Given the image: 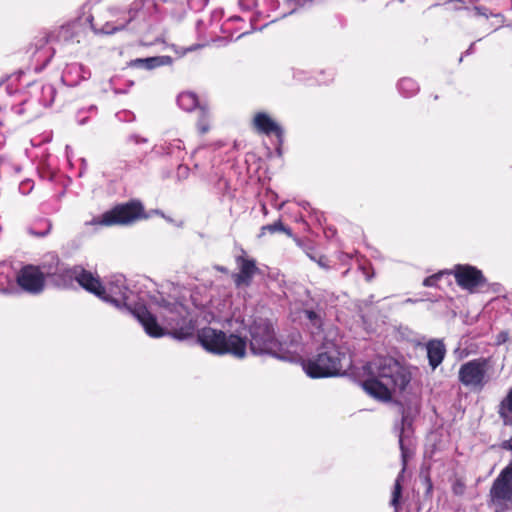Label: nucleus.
<instances>
[{
  "label": "nucleus",
  "mask_w": 512,
  "mask_h": 512,
  "mask_svg": "<svg viewBox=\"0 0 512 512\" xmlns=\"http://www.w3.org/2000/svg\"><path fill=\"white\" fill-rule=\"evenodd\" d=\"M499 415L506 425L512 424V388L499 405Z\"/></svg>",
  "instance_id": "obj_21"
},
{
  "label": "nucleus",
  "mask_w": 512,
  "mask_h": 512,
  "mask_svg": "<svg viewBox=\"0 0 512 512\" xmlns=\"http://www.w3.org/2000/svg\"><path fill=\"white\" fill-rule=\"evenodd\" d=\"M503 447L512 451V437L504 442Z\"/></svg>",
  "instance_id": "obj_35"
},
{
  "label": "nucleus",
  "mask_w": 512,
  "mask_h": 512,
  "mask_svg": "<svg viewBox=\"0 0 512 512\" xmlns=\"http://www.w3.org/2000/svg\"><path fill=\"white\" fill-rule=\"evenodd\" d=\"M93 286L94 290H89L90 293L118 309L126 308L135 315V310L138 308L134 307L133 292L129 289L124 275H111L104 285L96 278Z\"/></svg>",
  "instance_id": "obj_6"
},
{
  "label": "nucleus",
  "mask_w": 512,
  "mask_h": 512,
  "mask_svg": "<svg viewBox=\"0 0 512 512\" xmlns=\"http://www.w3.org/2000/svg\"><path fill=\"white\" fill-rule=\"evenodd\" d=\"M247 33H248L247 31H246V32H242L239 36H237V38H236V39H238V38H240V37H242V36L246 35Z\"/></svg>",
  "instance_id": "obj_42"
},
{
  "label": "nucleus",
  "mask_w": 512,
  "mask_h": 512,
  "mask_svg": "<svg viewBox=\"0 0 512 512\" xmlns=\"http://www.w3.org/2000/svg\"><path fill=\"white\" fill-rule=\"evenodd\" d=\"M351 366L352 360L346 349L329 338L324 339L315 356L302 362L303 370L311 378L339 376Z\"/></svg>",
  "instance_id": "obj_4"
},
{
  "label": "nucleus",
  "mask_w": 512,
  "mask_h": 512,
  "mask_svg": "<svg viewBox=\"0 0 512 512\" xmlns=\"http://www.w3.org/2000/svg\"><path fill=\"white\" fill-rule=\"evenodd\" d=\"M172 62L169 56H157L149 58H138L131 61V65L134 67H141L148 70L154 69L159 66L168 65Z\"/></svg>",
  "instance_id": "obj_20"
},
{
  "label": "nucleus",
  "mask_w": 512,
  "mask_h": 512,
  "mask_svg": "<svg viewBox=\"0 0 512 512\" xmlns=\"http://www.w3.org/2000/svg\"><path fill=\"white\" fill-rule=\"evenodd\" d=\"M197 339L200 345L210 353L230 354L238 359L246 356V340L236 334L227 335L222 330L204 327L198 331Z\"/></svg>",
  "instance_id": "obj_5"
},
{
  "label": "nucleus",
  "mask_w": 512,
  "mask_h": 512,
  "mask_svg": "<svg viewBox=\"0 0 512 512\" xmlns=\"http://www.w3.org/2000/svg\"><path fill=\"white\" fill-rule=\"evenodd\" d=\"M405 422H406V418L403 417L402 418V427H401V431L399 434V445H400L401 454H402L403 468L395 480L394 489L392 492V499H391V505L395 508V512L398 511L399 499L401 497V492H402L401 481L403 479V474H404L405 466H406L407 450L404 445Z\"/></svg>",
  "instance_id": "obj_17"
},
{
  "label": "nucleus",
  "mask_w": 512,
  "mask_h": 512,
  "mask_svg": "<svg viewBox=\"0 0 512 512\" xmlns=\"http://www.w3.org/2000/svg\"><path fill=\"white\" fill-rule=\"evenodd\" d=\"M143 207L139 202H130L116 206L114 209L105 212L101 217L94 218L89 224L112 226L118 224H129L141 217Z\"/></svg>",
  "instance_id": "obj_8"
},
{
  "label": "nucleus",
  "mask_w": 512,
  "mask_h": 512,
  "mask_svg": "<svg viewBox=\"0 0 512 512\" xmlns=\"http://www.w3.org/2000/svg\"><path fill=\"white\" fill-rule=\"evenodd\" d=\"M144 4L142 2H134L132 4L131 9L124 13L122 18H118L115 22H106V24L102 28H96L93 24H91V27L96 33H104V34H111L116 31H119L126 27V25L129 22H132L137 17H145L146 12L142 11V7Z\"/></svg>",
  "instance_id": "obj_14"
},
{
  "label": "nucleus",
  "mask_w": 512,
  "mask_h": 512,
  "mask_svg": "<svg viewBox=\"0 0 512 512\" xmlns=\"http://www.w3.org/2000/svg\"><path fill=\"white\" fill-rule=\"evenodd\" d=\"M198 130L201 134L209 131V114L205 107H199Z\"/></svg>",
  "instance_id": "obj_28"
},
{
  "label": "nucleus",
  "mask_w": 512,
  "mask_h": 512,
  "mask_svg": "<svg viewBox=\"0 0 512 512\" xmlns=\"http://www.w3.org/2000/svg\"><path fill=\"white\" fill-rule=\"evenodd\" d=\"M265 231H268L270 233H275V232H285L287 233L288 235H291V231L289 229H287L281 221H277L273 224H269V225H265L261 228V234L260 236L264 235Z\"/></svg>",
  "instance_id": "obj_29"
},
{
  "label": "nucleus",
  "mask_w": 512,
  "mask_h": 512,
  "mask_svg": "<svg viewBox=\"0 0 512 512\" xmlns=\"http://www.w3.org/2000/svg\"><path fill=\"white\" fill-rule=\"evenodd\" d=\"M501 339H503V341H506V336H501Z\"/></svg>",
  "instance_id": "obj_51"
},
{
  "label": "nucleus",
  "mask_w": 512,
  "mask_h": 512,
  "mask_svg": "<svg viewBox=\"0 0 512 512\" xmlns=\"http://www.w3.org/2000/svg\"><path fill=\"white\" fill-rule=\"evenodd\" d=\"M78 25L75 23L67 24L62 26L58 31V39L60 41L69 42L73 40L76 31H77Z\"/></svg>",
  "instance_id": "obj_25"
},
{
  "label": "nucleus",
  "mask_w": 512,
  "mask_h": 512,
  "mask_svg": "<svg viewBox=\"0 0 512 512\" xmlns=\"http://www.w3.org/2000/svg\"><path fill=\"white\" fill-rule=\"evenodd\" d=\"M208 0H188L189 7L194 11H201L207 5Z\"/></svg>",
  "instance_id": "obj_31"
},
{
  "label": "nucleus",
  "mask_w": 512,
  "mask_h": 512,
  "mask_svg": "<svg viewBox=\"0 0 512 512\" xmlns=\"http://www.w3.org/2000/svg\"><path fill=\"white\" fill-rule=\"evenodd\" d=\"M479 1H480V0H468L469 4H471V5H473V6H474V5H478V2H479Z\"/></svg>",
  "instance_id": "obj_37"
},
{
  "label": "nucleus",
  "mask_w": 512,
  "mask_h": 512,
  "mask_svg": "<svg viewBox=\"0 0 512 512\" xmlns=\"http://www.w3.org/2000/svg\"><path fill=\"white\" fill-rule=\"evenodd\" d=\"M457 490H460V487H457V489H456V488H454V492H456V493H457Z\"/></svg>",
  "instance_id": "obj_48"
},
{
  "label": "nucleus",
  "mask_w": 512,
  "mask_h": 512,
  "mask_svg": "<svg viewBox=\"0 0 512 512\" xmlns=\"http://www.w3.org/2000/svg\"><path fill=\"white\" fill-rule=\"evenodd\" d=\"M239 272L233 276L237 287L249 286L254 275L258 272L256 262L246 257H238Z\"/></svg>",
  "instance_id": "obj_15"
},
{
  "label": "nucleus",
  "mask_w": 512,
  "mask_h": 512,
  "mask_svg": "<svg viewBox=\"0 0 512 512\" xmlns=\"http://www.w3.org/2000/svg\"><path fill=\"white\" fill-rule=\"evenodd\" d=\"M30 99L23 101L21 106L15 107V113L21 115L26 110H31L36 103L43 107H49L56 96V89L51 84L34 83L30 86Z\"/></svg>",
  "instance_id": "obj_10"
},
{
  "label": "nucleus",
  "mask_w": 512,
  "mask_h": 512,
  "mask_svg": "<svg viewBox=\"0 0 512 512\" xmlns=\"http://www.w3.org/2000/svg\"><path fill=\"white\" fill-rule=\"evenodd\" d=\"M129 141H131V142H133L135 144L147 143V139L146 138L140 137L138 135H131L129 137Z\"/></svg>",
  "instance_id": "obj_34"
},
{
  "label": "nucleus",
  "mask_w": 512,
  "mask_h": 512,
  "mask_svg": "<svg viewBox=\"0 0 512 512\" xmlns=\"http://www.w3.org/2000/svg\"><path fill=\"white\" fill-rule=\"evenodd\" d=\"M13 269L10 264L6 262H0V293L13 294L16 292V286L14 285Z\"/></svg>",
  "instance_id": "obj_19"
},
{
  "label": "nucleus",
  "mask_w": 512,
  "mask_h": 512,
  "mask_svg": "<svg viewBox=\"0 0 512 512\" xmlns=\"http://www.w3.org/2000/svg\"><path fill=\"white\" fill-rule=\"evenodd\" d=\"M33 182L31 180H24L19 185V190L22 194H28L33 189Z\"/></svg>",
  "instance_id": "obj_32"
},
{
  "label": "nucleus",
  "mask_w": 512,
  "mask_h": 512,
  "mask_svg": "<svg viewBox=\"0 0 512 512\" xmlns=\"http://www.w3.org/2000/svg\"><path fill=\"white\" fill-rule=\"evenodd\" d=\"M77 68H79V67H78V66H70V67H69V70L77 69Z\"/></svg>",
  "instance_id": "obj_44"
},
{
  "label": "nucleus",
  "mask_w": 512,
  "mask_h": 512,
  "mask_svg": "<svg viewBox=\"0 0 512 512\" xmlns=\"http://www.w3.org/2000/svg\"><path fill=\"white\" fill-rule=\"evenodd\" d=\"M175 142H176V147H177L178 149H181V145H180V144H181V141H180V140H176Z\"/></svg>",
  "instance_id": "obj_41"
},
{
  "label": "nucleus",
  "mask_w": 512,
  "mask_h": 512,
  "mask_svg": "<svg viewBox=\"0 0 512 512\" xmlns=\"http://www.w3.org/2000/svg\"><path fill=\"white\" fill-rule=\"evenodd\" d=\"M490 496L498 505L512 501V460L494 480Z\"/></svg>",
  "instance_id": "obj_13"
},
{
  "label": "nucleus",
  "mask_w": 512,
  "mask_h": 512,
  "mask_svg": "<svg viewBox=\"0 0 512 512\" xmlns=\"http://www.w3.org/2000/svg\"><path fill=\"white\" fill-rule=\"evenodd\" d=\"M417 300H413L411 298H408L405 300L406 303H415Z\"/></svg>",
  "instance_id": "obj_39"
},
{
  "label": "nucleus",
  "mask_w": 512,
  "mask_h": 512,
  "mask_svg": "<svg viewBox=\"0 0 512 512\" xmlns=\"http://www.w3.org/2000/svg\"><path fill=\"white\" fill-rule=\"evenodd\" d=\"M446 272H439L429 277H426L423 281V286L425 287H434L437 285L438 280L444 275Z\"/></svg>",
  "instance_id": "obj_30"
},
{
  "label": "nucleus",
  "mask_w": 512,
  "mask_h": 512,
  "mask_svg": "<svg viewBox=\"0 0 512 512\" xmlns=\"http://www.w3.org/2000/svg\"><path fill=\"white\" fill-rule=\"evenodd\" d=\"M304 315L313 327H315L317 329L321 328L323 313L320 309H318V310L305 309Z\"/></svg>",
  "instance_id": "obj_26"
},
{
  "label": "nucleus",
  "mask_w": 512,
  "mask_h": 512,
  "mask_svg": "<svg viewBox=\"0 0 512 512\" xmlns=\"http://www.w3.org/2000/svg\"><path fill=\"white\" fill-rule=\"evenodd\" d=\"M79 123H80L81 125H82V124H84V123H85V119H80V120H79Z\"/></svg>",
  "instance_id": "obj_45"
},
{
  "label": "nucleus",
  "mask_w": 512,
  "mask_h": 512,
  "mask_svg": "<svg viewBox=\"0 0 512 512\" xmlns=\"http://www.w3.org/2000/svg\"><path fill=\"white\" fill-rule=\"evenodd\" d=\"M250 349L256 355H271L275 358L294 362L300 359L303 347L299 333L291 335L290 342H279L272 325L266 320L255 321L250 326Z\"/></svg>",
  "instance_id": "obj_3"
},
{
  "label": "nucleus",
  "mask_w": 512,
  "mask_h": 512,
  "mask_svg": "<svg viewBox=\"0 0 512 512\" xmlns=\"http://www.w3.org/2000/svg\"><path fill=\"white\" fill-rule=\"evenodd\" d=\"M398 89L405 97H411L418 92L419 86L415 80L403 78L398 83Z\"/></svg>",
  "instance_id": "obj_24"
},
{
  "label": "nucleus",
  "mask_w": 512,
  "mask_h": 512,
  "mask_svg": "<svg viewBox=\"0 0 512 512\" xmlns=\"http://www.w3.org/2000/svg\"><path fill=\"white\" fill-rule=\"evenodd\" d=\"M457 490H460V487H457V489H456V488H454V492H456V493H457Z\"/></svg>",
  "instance_id": "obj_49"
},
{
  "label": "nucleus",
  "mask_w": 512,
  "mask_h": 512,
  "mask_svg": "<svg viewBox=\"0 0 512 512\" xmlns=\"http://www.w3.org/2000/svg\"><path fill=\"white\" fill-rule=\"evenodd\" d=\"M45 274L37 266H24L16 275L17 286L26 293L40 294L45 287Z\"/></svg>",
  "instance_id": "obj_11"
},
{
  "label": "nucleus",
  "mask_w": 512,
  "mask_h": 512,
  "mask_svg": "<svg viewBox=\"0 0 512 512\" xmlns=\"http://www.w3.org/2000/svg\"><path fill=\"white\" fill-rule=\"evenodd\" d=\"M4 139V136L0 134V142Z\"/></svg>",
  "instance_id": "obj_47"
},
{
  "label": "nucleus",
  "mask_w": 512,
  "mask_h": 512,
  "mask_svg": "<svg viewBox=\"0 0 512 512\" xmlns=\"http://www.w3.org/2000/svg\"><path fill=\"white\" fill-rule=\"evenodd\" d=\"M254 127L258 132L270 135L275 134L279 140V143L283 142L284 131L282 127L273 120L267 113L259 112L254 116L253 119Z\"/></svg>",
  "instance_id": "obj_16"
},
{
  "label": "nucleus",
  "mask_w": 512,
  "mask_h": 512,
  "mask_svg": "<svg viewBox=\"0 0 512 512\" xmlns=\"http://www.w3.org/2000/svg\"><path fill=\"white\" fill-rule=\"evenodd\" d=\"M426 350L429 365L434 370L442 363L445 357V345L441 340L433 339L426 344Z\"/></svg>",
  "instance_id": "obj_18"
},
{
  "label": "nucleus",
  "mask_w": 512,
  "mask_h": 512,
  "mask_svg": "<svg viewBox=\"0 0 512 512\" xmlns=\"http://www.w3.org/2000/svg\"><path fill=\"white\" fill-rule=\"evenodd\" d=\"M194 48L193 47H190L187 49V51H192Z\"/></svg>",
  "instance_id": "obj_50"
},
{
  "label": "nucleus",
  "mask_w": 512,
  "mask_h": 512,
  "mask_svg": "<svg viewBox=\"0 0 512 512\" xmlns=\"http://www.w3.org/2000/svg\"><path fill=\"white\" fill-rule=\"evenodd\" d=\"M472 48H473V44L469 47V49L467 50V53H470L472 51Z\"/></svg>",
  "instance_id": "obj_43"
},
{
  "label": "nucleus",
  "mask_w": 512,
  "mask_h": 512,
  "mask_svg": "<svg viewBox=\"0 0 512 512\" xmlns=\"http://www.w3.org/2000/svg\"><path fill=\"white\" fill-rule=\"evenodd\" d=\"M158 313L165 328L157 323L153 314L145 307L135 310V317L143 326L145 332L151 337H161L168 331L173 338L184 340L193 335L195 325L189 316V310L182 303L161 299L156 302Z\"/></svg>",
  "instance_id": "obj_2"
},
{
  "label": "nucleus",
  "mask_w": 512,
  "mask_h": 512,
  "mask_svg": "<svg viewBox=\"0 0 512 512\" xmlns=\"http://www.w3.org/2000/svg\"><path fill=\"white\" fill-rule=\"evenodd\" d=\"M471 11L473 12V16H480L485 18L494 17L497 19L498 25L495 30L501 27L505 21V18L501 13H492L487 7L482 5H474Z\"/></svg>",
  "instance_id": "obj_23"
},
{
  "label": "nucleus",
  "mask_w": 512,
  "mask_h": 512,
  "mask_svg": "<svg viewBox=\"0 0 512 512\" xmlns=\"http://www.w3.org/2000/svg\"><path fill=\"white\" fill-rule=\"evenodd\" d=\"M291 12H292V10H291V11H284V12L280 15V18L287 16V15H288V14H290Z\"/></svg>",
  "instance_id": "obj_38"
},
{
  "label": "nucleus",
  "mask_w": 512,
  "mask_h": 512,
  "mask_svg": "<svg viewBox=\"0 0 512 512\" xmlns=\"http://www.w3.org/2000/svg\"><path fill=\"white\" fill-rule=\"evenodd\" d=\"M152 7H154V4L152 2H148L147 3V10H149Z\"/></svg>",
  "instance_id": "obj_40"
},
{
  "label": "nucleus",
  "mask_w": 512,
  "mask_h": 512,
  "mask_svg": "<svg viewBox=\"0 0 512 512\" xmlns=\"http://www.w3.org/2000/svg\"><path fill=\"white\" fill-rule=\"evenodd\" d=\"M493 364L490 358L479 357L463 363L458 371V380L466 388L481 392L492 380Z\"/></svg>",
  "instance_id": "obj_7"
},
{
  "label": "nucleus",
  "mask_w": 512,
  "mask_h": 512,
  "mask_svg": "<svg viewBox=\"0 0 512 512\" xmlns=\"http://www.w3.org/2000/svg\"><path fill=\"white\" fill-rule=\"evenodd\" d=\"M37 225L39 226L37 229L35 227H29L28 233L34 236L44 237L50 233L52 228V224L48 220H41Z\"/></svg>",
  "instance_id": "obj_27"
},
{
  "label": "nucleus",
  "mask_w": 512,
  "mask_h": 512,
  "mask_svg": "<svg viewBox=\"0 0 512 512\" xmlns=\"http://www.w3.org/2000/svg\"><path fill=\"white\" fill-rule=\"evenodd\" d=\"M47 275H53L58 285L63 287H72L74 283H78L81 287L89 292L94 290L96 277L91 272L86 271L80 266L75 267H57L55 271H46Z\"/></svg>",
  "instance_id": "obj_9"
},
{
  "label": "nucleus",
  "mask_w": 512,
  "mask_h": 512,
  "mask_svg": "<svg viewBox=\"0 0 512 512\" xmlns=\"http://www.w3.org/2000/svg\"><path fill=\"white\" fill-rule=\"evenodd\" d=\"M426 482H427V491L430 492L432 490V483L430 481V479H426Z\"/></svg>",
  "instance_id": "obj_36"
},
{
  "label": "nucleus",
  "mask_w": 512,
  "mask_h": 512,
  "mask_svg": "<svg viewBox=\"0 0 512 512\" xmlns=\"http://www.w3.org/2000/svg\"><path fill=\"white\" fill-rule=\"evenodd\" d=\"M239 17H231L230 20H239Z\"/></svg>",
  "instance_id": "obj_46"
},
{
  "label": "nucleus",
  "mask_w": 512,
  "mask_h": 512,
  "mask_svg": "<svg viewBox=\"0 0 512 512\" xmlns=\"http://www.w3.org/2000/svg\"><path fill=\"white\" fill-rule=\"evenodd\" d=\"M453 274L457 285L470 293L476 292L486 284L482 272L470 265H456Z\"/></svg>",
  "instance_id": "obj_12"
},
{
  "label": "nucleus",
  "mask_w": 512,
  "mask_h": 512,
  "mask_svg": "<svg viewBox=\"0 0 512 512\" xmlns=\"http://www.w3.org/2000/svg\"><path fill=\"white\" fill-rule=\"evenodd\" d=\"M179 107L185 111H192L198 106V99L194 93L183 92L177 98Z\"/></svg>",
  "instance_id": "obj_22"
},
{
  "label": "nucleus",
  "mask_w": 512,
  "mask_h": 512,
  "mask_svg": "<svg viewBox=\"0 0 512 512\" xmlns=\"http://www.w3.org/2000/svg\"><path fill=\"white\" fill-rule=\"evenodd\" d=\"M310 258L318 263V265L324 269L329 268V261L325 256H319L318 258L310 255Z\"/></svg>",
  "instance_id": "obj_33"
},
{
  "label": "nucleus",
  "mask_w": 512,
  "mask_h": 512,
  "mask_svg": "<svg viewBox=\"0 0 512 512\" xmlns=\"http://www.w3.org/2000/svg\"><path fill=\"white\" fill-rule=\"evenodd\" d=\"M362 370V387L376 399L390 400L393 393L403 391L410 382L405 368L392 357L377 356Z\"/></svg>",
  "instance_id": "obj_1"
},
{
  "label": "nucleus",
  "mask_w": 512,
  "mask_h": 512,
  "mask_svg": "<svg viewBox=\"0 0 512 512\" xmlns=\"http://www.w3.org/2000/svg\"><path fill=\"white\" fill-rule=\"evenodd\" d=\"M501 339H503V341H506V336H501Z\"/></svg>",
  "instance_id": "obj_52"
}]
</instances>
